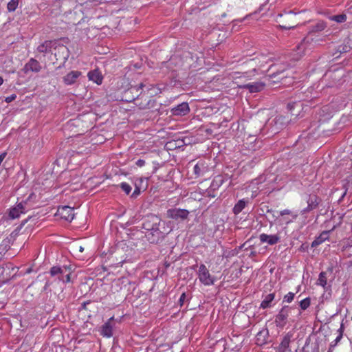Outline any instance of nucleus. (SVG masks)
I'll return each mask as SVG.
<instances>
[{
    "label": "nucleus",
    "mask_w": 352,
    "mask_h": 352,
    "mask_svg": "<svg viewBox=\"0 0 352 352\" xmlns=\"http://www.w3.org/2000/svg\"><path fill=\"white\" fill-rule=\"evenodd\" d=\"M161 219L155 214H148L143 219L142 228L146 230V237L151 243H157L162 238L159 226Z\"/></svg>",
    "instance_id": "f257e3e1"
},
{
    "label": "nucleus",
    "mask_w": 352,
    "mask_h": 352,
    "mask_svg": "<svg viewBox=\"0 0 352 352\" xmlns=\"http://www.w3.org/2000/svg\"><path fill=\"white\" fill-rule=\"evenodd\" d=\"M72 271L71 265L54 266L51 267L49 273L54 279L53 280H47L46 281L43 290L47 291L53 283H56L57 284L60 283H70Z\"/></svg>",
    "instance_id": "f03ea898"
},
{
    "label": "nucleus",
    "mask_w": 352,
    "mask_h": 352,
    "mask_svg": "<svg viewBox=\"0 0 352 352\" xmlns=\"http://www.w3.org/2000/svg\"><path fill=\"white\" fill-rule=\"evenodd\" d=\"M292 312H297L298 316L301 314V311L295 307L287 305L283 306L279 311L278 314L276 316L275 324L276 327L283 328L287 324V320L289 316L292 315Z\"/></svg>",
    "instance_id": "7ed1b4c3"
},
{
    "label": "nucleus",
    "mask_w": 352,
    "mask_h": 352,
    "mask_svg": "<svg viewBox=\"0 0 352 352\" xmlns=\"http://www.w3.org/2000/svg\"><path fill=\"white\" fill-rule=\"evenodd\" d=\"M296 14L293 12L292 11H289L288 12H285L283 14H278L277 17H280L282 19L280 22L282 23V25H280V28L283 29H293L294 28L296 25L295 23H296Z\"/></svg>",
    "instance_id": "20e7f679"
},
{
    "label": "nucleus",
    "mask_w": 352,
    "mask_h": 352,
    "mask_svg": "<svg viewBox=\"0 0 352 352\" xmlns=\"http://www.w3.org/2000/svg\"><path fill=\"white\" fill-rule=\"evenodd\" d=\"M32 195L33 194H31L27 200L21 201L16 206L10 208L9 212L10 219H14L19 218L21 214L25 213L30 209V206H28V201Z\"/></svg>",
    "instance_id": "39448f33"
},
{
    "label": "nucleus",
    "mask_w": 352,
    "mask_h": 352,
    "mask_svg": "<svg viewBox=\"0 0 352 352\" xmlns=\"http://www.w3.org/2000/svg\"><path fill=\"white\" fill-rule=\"evenodd\" d=\"M273 217L275 218L274 221H277L280 225H287L296 219L297 214H294L291 210L286 209L280 211L278 217L274 214Z\"/></svg>",
    "instance_id": "423d86ee"
},
{
    "label": "nucleus",
    "mask_w": 352,
    "mask_h": 352,
    "mask_svg": "<svg viewBox=\"0 0 352 352\" xmlns=\"http://www.w3.org/2000/svg\"><path fill=\"white\" fill-rule=\"evenodd\" d=\"M198 276L200 282L205 285H212L214 284V278L210 275L208 270L204 264L200 265Z\"/></svg>",
    "instance_id": "0eeeda50"
},
{
    "label": "nucleus",
    "mask_w": 352,
    "mask_h": 352,
    "mask_svg": "<svg viewBox=\"0 0 352 352\" xmlns=\"http://www.w3.org/2000/svg\"><path fill=\"white\" fill-rule=\"evenodd\" d=\"M42 69V66L40 64V63L33 58H31L24 65L23 68L21 69V71L25 74H28L30 72H34V73H38L41 72Z\"/></svg>",
    "instance_id": "6e6552de"
},
{
    "label": "nucleus",
    "mask_w": 352,
    "mask_h": 352,
    "mask_svg": "<svg viewBox=\"0 0 352 352\" xmlns=\"http://www.w3.org/2000/svg\"><path fill=\"white\" fill-rule=\"evenodd\" d=\"M189 212L185 209L173 208L167 210V217L175 220H185L188 218Z\"/></svg>",
    "instance_id": "1a4fd4ad"
},
{
    "label": "nucleus",
    "mask_w": 352,
    "mask_h": 352,
    "mask_svg": "<svg viewBox=\"0 0 352 352\" xmlns=\"http://www.w3.org/2000/svg\"><path fill=\"white\" fill-rule=\"evenodd\" d=\"M309 43L307 38H305L300 43H299L296 50L291 53L290 57L293 60H300L305 54V51L307 47V43Z\"/></svg>",
    "instance_id": "9d476101"
},
{
    "label": "nucleus",
    "mask_w": 352,
    "mask_h": 352,
    "mask_svg": "<svg viewBox=\"0 0 352 352\" xmlns=\"http://www.w3.org/2000/svg\"><path fill=\"white\" fill-rule=\"evenodd\" d=\"M292 338V333L288 332L287 333H286L283 336L280 344L277 347V352H291L292 350L289 347V344L291 342Z\"/></svg>",
    "instance_id": "9b49d317"
},
{
    "label": "nucleus",
    "mask_w": 352,
    "mask_h": 352,
    "mask_svg": "<svg viewBox=\"0 0 352 352\" xmlns=\"http://www.w3.org/2000/svg\"><path fill=\"white\" fill-rule=\"evenodd\" d=\"M74 208L64 206L58 209V213L62 219L68 221H72L75 216Z\"/></svg>",
    "instance_id": "f8f14e48"
},
{
    "label": "nucleus",
    "mask_w": 352,
    "mask_h": 352,
    "mask_svg": "<svg viewBox=\"0 0 352 352\" xmlns=\"http://www.w3.org/2000/svg\"><path fill=\"white\" fill-rule=\"evenodd\" d=\"M259 239L261 243H266L270 245H273L280 242V236L279 233L276 234H267L263 233L259 235Z\"/></svg>",
    "instance_id": "ddd939ff"
},
{
    "label": "nucleus",
    "mask_w": 352,
    "mask_h": 352,
    "mask_svg": "<svg viewBox=\"0 0 352 352\" xmlns=\"http://www.w3.org/2000/svg\"><path fill=\"white\" fill-rule=\"evenodd\" d=\"M144 87L143 83H140L139 85L132 86L128 90L126 91L125 95L128 96L130 94H132L131 97H129L127 101L131 102L135 100L142 93V89Z\"/></svg>",
    "instance_id": "4468645a"
},
{
    "label": "nucleus",
    "mask_w": 352,
    "mask_h": 352,
    "mask_svg": "<svg viewBox=\"0 0 352 352\" xmlns=\"http://www.w3.org/2000/svg\"><path fill=\"white\" fill-rule=\"evenodd\" d=\"M113 317L110 318L102 327L100 334L104 337L110 338L113 336Z\"/></svg>",
    "instance_id": "2eb2a0df"
},
{
    "label": "nucleus",
    "mask_w": 352,
    "mask_h": 352,
    "mask_svg": "<svg viewBox=\"0 0 352 352\" xmlns=\"http://www.w3.org/2000/svg\"><path fill=\"white\" fill-rule=\"evenodd\" d=\"M189 111L190 108L187 102H182L171 109L173 115L179 116H186Z\"/></svg>",
    "instance_id": "dca6fc26"
},
{
    "label": "nucleus",
    "mask_w": 352,
    "mask_h": 352,
    "mask_svg": "<svg viewBox=\"0 0 352 352\" xmlns=\"http://www.w3.org/2000/svg\"><path fill=\"white\" fill-rule=\"evenodd\" d=\"M265 83L263 82H254L252 83H248L243 85H241L240 87L242 89H246L251 93H256L262 91L265 87Z\"/></svg>",
    "instance_id": "f3484780"
},
{
    "label": "nucleus",
    "mask_w": 352,
    "mask_h": 352,
    "mask_svg": "<svg viewBox=\"0 0 352 352\" xmlns=\"http://www.w3.org/2000/svg\"><path fill=\"white\" fill-rule=\"evenodd\" d=\"M81 76V72L79 71H71L63 77V82L67 85L74 84L77 79Z\"/></svg>",
    "instance_id": "a211bd4d"
},
{
    "label": "nucleus",
    "mask_w": 352,
    "mask_h": 352,
    "mask_svg": "<svg viewBox=\"0 0 352 352\" xmlns=\"http://www.w3.org/2000/svg\"><path fill=\"white\" fill-rule=\"evenodd\" d=\"M88 77L90 80L94 81L98 85H100L102 82V76L98 70H93L88 73Z\"/></svg>",
    "instance_id": "6ab92c4d"
},
{
    "label": "nucleus",
    "mask_w": 352,
    "mask_h": 352,
    "mask_svg": "<svg viewBox=\"0 0 352 352\" xmlns=\"http://www.w3.org/2000/svg\"><path fill=\"white\" fill-rule=\"evenodd\" d=\"M329 231L322 232L311 243V247H317L329 239Z\"/></svg>",
    "instance_id": "aec40b11"
},
{
    "label": "nucleus",
    "mask_w": 352,
    "mask_h": 352,
    "mask_svg": "<svg viewBox=\"0 0 352 352\" xmlns=\"http://www.w3.org/2000/svg\"><path fill=\"white\" fill-rule=\"evenodd\" d=\"M53 45L54 43L52 41H45L38 46L37 50L41 53L50 52L52 47H53Z\"/></svg>",
    "instance_id": "412c9836"
},
{
    "label": "nucleus",
    "mask_w": 352,
    "mask_h": 352,
    "mask_svg": "<svg viewBox=\"0 0 352 352\" xmlns=\"http://www.w3.org/2000/svg\"><path fill=\"white\" fill-rule=\"evenodd\" d=\"M275 297L274 293L267 294L261 303V308L267 309L272 307V302Z\"/></svg>",
    "instance_id": "4be33fe9"
},
{
    "label": "nucleus",
    "mask_w": 352,
    "mask_h": 352,
    "mask_svg": "<svg viewBox=\"0 0 352 352\" xmlns=\"http://www.w3.org/2000/svg\"><path fill=\"white\" fill-rule=\"evenodd\" d=\"M318 197L316 195H310L307 200L308 206L304 210V212L310 211L316 208L318 204Z\"/></svg>",
    "instance_id": "5701e85b"
},
{
    "label": "nucleus",
    "mask_w": 352,
    "mask_h": 352,
    "mask_svg": "<svg viewBox=\"0 0 352 352\" xmlns=\"http://www.w3.org/2000/svg\"><path fill=\"white\" fill-rule=\"evenodd\" d=\"M247 203L248 201L244 199L238 201L232 209L233 213L236 215L239 214L245 208Z\"/></svg>",
    "instance_id": "b1692460"
},
{
    "label": "nucleus",
    "mask_w": 352,
    "mask_h": 352,
    "mask_svg": "<svg viewBox=\"0 0 352 352\" xmlns=\"http://www.w3.org/2000/svg\"><path fill=\"white\" fill-rule=\"evenodd\" d=\"M224 182V179L221 175H217L216 176L211 184V187L213 189H217L219 188Z\"/></svg>",
    "instance_id": "393cba45"
},
{
    "label": "nucleus",
    "mask_w": 352,
    "mask_h": 352,
    "mask_svg": "<svg viewBox=\"0 0 352 352\" xmlns=\"http://www.w3.org/2000/svg\"><path fill=\"white\" fill-rule=\"evenodd\" d=\"M327 27L326 23L323 21H319L315 25L311 27V29L309 31L311 32H321L325 29Z\"/></svg>",
    "instance_id": "a878e982"
},
{
    "label": "nucleus",
    "mask_w": 352,
    "mask_h": 352,
    "mask_svg": "<svg viewBox=\"0 0 352 352\" xmlns=\"http://www.w3.org/2000/svg\"><path fill=\"white\" fill-rule=\"evenodd\" d=\"M331 21H336L337 23H343L346 20V15L344 14L331 16L329 18Z\"/></svg>",
    "instance_id": "bb28decb"
},
{
    "label": "nucleus",
    "mask_w": 352,
    "mask_h": 352,
    "mask_svg": "<svg viewBox=\"0 0 352 352\" xmlns=\"http://www.w3.org/2000/svg\"><path fill=\"white\" fill-rule=\"evenodd\" d=\"M204 163H198L194 167L195 174L197 176H200L203 174V169L204 168Z\"/></svg>",
    "instance_id": "cd10ccee"
},
{
    "label": "nucleus",
    "mask_w": 352,
    "mask_h": 352,
    "mask_svg": "<svg viewBox=\"0 0 352 352\" xmlns=\"http://www.w3.org/2000/svg\"><path fill=\"white\" fill-rule=\"evenodd\" d=\"M318 284L324 287L327 285V277L326 272H322L319 274V278L318 279Z\"/></svg>",
    "instance_id": "c85d7f7f"
},
{
    "label": "nucleus",
    "mask_w": 352,
    "mask_h": 352,
    "mask_svg": "<svg viewBox=\"0 0 352 352\" xmlns=\"http://www.w3.org/2000/svg\"><path fill=\"white\" fill-rule=\"evenodd\" d=\"M19 5V0H11L7 5L9 12H14Z\"/></svg>",
    "instance_id": "c756f323"
},
{
    "label": "nucleus",
    "mask_w": 352,
    "mask_h": 352,
    "mask_svg": "<svg viewBox=\"0 0 352 352\" xmlns=\"http://www.w3.org/2000/svg\"><path fill=\"white\" fill-rule=\"evenodd\" d=\"M311 303V300L309 298H306L301 300L299 303L300 307L302 310H306L309 306Z\"/></svg>",
    "instance_id": "7c9ffc66"
},
{
    "label": "nucleus",
    "mask_w": 352,
    "mask_h": 352,
    "mask_svg": "<svg viewBox=\"0 0 352 352\" xmlns=\"http://www.w3.org/2000/svg\"><path fill=\"white\" fill-rule=\"evenodd\" d=\"M10 248V241L3 240L0 245V254L7 252Z\"/></svg>",
    "instance_id": "2f4dec72"
},
{
    "label": "nucleus",
    "mask_w": 352,
    "mask_h": 352,
    "mask_svg": "<svg viewBox=\"0 0 352 352\" xmlns=\"http://www.w3.org/2000/svg\"><path fill=\"white\" fill-rule=\"evenodd\" d=\"M295 296V294L293 292H289L283 297V302L290 303L292 302Z\"/></svg>",
    "instance_id": "473e14b6"
},
{
    "label": "nucleus",
    "mask_w": 352,
    "mask_h": 352,
    "mask_svg": "<svg viewBox=\"0 0 352 352\" xmlns=\"http://www.w3.org/2000/svg\"><path fill=\"white\" fill-rule=\"evenodd\" d=\"M120 187L127 195H129L130 193V192L131 191V187L127 183H125V182L121 183Z\"/></svg>",
    "instance_id": "72a5a7b5"
},
{
    "label": "nucleus",
    "mask_w": 352,
    "mask_h": 352,
    "mask_svg": "<svg viewBox=\"0 0 352 352\" xmlns=\"http://www.w3.org/2000/svg\"><path fill=\"white\" fill-rule=\"evenodd\" d=\"M351 49V46L349 45H340L338 47V52L340 53H346L347 52H349Z\"/></svg>",
    "instance_id": "f704fd0d"
},
{
    "label": "nucleus",
    "mask_w": 352,
    "mask_h": 352,
    "mask_svg": "<svg viewBox=\"0 0 352 352\" xmlns=\"http://www.w3.org/2000/svg\"><path fill=\"white\" fill-rule=\"evenodd\" d=\"M283 70L280 72L273 73L272 74L269 75L267 80H272L273 82H276V80H274V78H276L278 76L283 74Z\"/></svg>",
    "instance_id": "c9c22d12"
},
{
    "label": "nucleus",
    "mask_w": 352,
    "mask_h": 352,
    "mask_svg": "<svg viewBox=\"0 0 352 352\" xmlns=\"http://www.w3.org/2000/svg\"><path fill=\"white\" fill-rule=\"evenodd\" d=\"M16 98V96L15 94H12L10 96H8L5 99V101L7 102V103H10L11 102H12L13 100H14Z\"/></svg>",
    "instance_id": "e433bc0d"
},
{
    "label": "nucleus",
    "mask_w": 352,
    "mask_h": 352,
    "mask_svg": "<svg viewBox=\"0 0 352 352\" xmlns=\"http://www.w3.org/2000/svg\"><path fill=\"white\" fill-rule=\"evenodd\" d=\"M135 164L139 166V167H142L143 166H144L145 164V161L144 160H138L136 162H135Z\"/></svg>",
    "instance_id": "4c0bfd02"
},
{
    "label": "nucleus",
    "mask_w": 352,
    "mask_h": 352,
    "mask_svg": "<svg viewBox=\"0 0 352 352\" xmlns=\"http://www.w3.org/2000/svg\"><path fill=\"white\" fill-rule=\"evenodd\" d=\"M186 294L183 293L179 298V302L181 303V305H182V303L184 302V300H186Z\"/></svg>",
    "instance_id": "58836bf2"
},
{
    "label": "nucleus",
    "mask_w": 352,
    "mask_h": 352,
    "mask_svg": "<svg viewBox=\"0 0 352 352\" xmlns=\"http://www.w3.org/2000/svg\"><path fill=\"white\" fill-rule=\"evenodd\" d=\"M90 304V301L84 302L81 307L83 309H87V305Z\"/></svg>",
    "instance_id": "ea45409f"
},
{
    "label": "nucleus",
    "mask_w": 352,
    "mask_h": 352,
    "mask_svg": "<svg viewBox=\"0 0 352 352\" xmlns=\"http://www.w3.org/2000/svg\"><path fill=\"white\" fill-rule=\"evenodd\" d=\"M76 248L78 250L79 252H82L84 251V248L81 245L76 246Z\"/></svg>",
    "instance_id": "a19ab883"
},
{
    "label": "nucleus",
    "mask_w": 352,
    "mask_h": 352,
    "mask_svg": "<svg viewBox=\"0 0 352 352\" xmlns=\"http://www.w3.org/2000/svg\"><path fill=\"white\" fill-rule=\"evenodd\" d=\"M3 79L1 76H0V86L3 84Z\"/></svg>",
    "instance_id": "79ce46f5"
},
{
    "label": "nucleus",
    "mask_w": 352,
    "mask_h": 352,
    "mask_svg": "<svg viewBox=\"0 0 352 352\" xmlns=\"http://www.w3.org/2000/svg\"><path fill=\"white\" fill-rule=\"evenodd\" d=\"M60 49H61V50H65L66 52H67V47H65V46H61V47H60Z\"/></svg>",
    "instance_id": "37998d69"
},
{
    "label": "nucleus",
    "mask_w": 352,
    "mask_h": 352,
    "mask_svg": "<svg viewBox=\"0 0 352 352\" xmlns=\"http://www.w3.org/2000/svg\"><path fill=\"white\" fill-rule=\"evenodd\" d=\"M283 77H284V76H283V77H278V78H277V80H280V79H283Z\"/></svg>",
    "instance_id": "c03bdc74"
},
{
    "label": "nucleus",
    "mask_w": 352,
    "mask_h": 352,
    "mask_svg": "<svg viewBox=\"0 0 352 352\" xmlns=\"http://www.w3.org/2000/svg\"><path fill=\"white\" fill-rule=\"evenodd\" d=\"M272 212V210H267V212Z\"/></svg>",
    "instance_id": "a18cd8bd"
},
{
    "label": "nucleus",
    "mask_w": 352,
    "mask_h": 352,
    "mask_svg": "<svg viewBox=\"0 0 352 352\" xmlns=\"http://www.w3.org/2000/svg\"><path fill=\"white\" fill-rule=\"evenodd\" d=\"M67 56H68V55L67 54V55H66V57H65V59H67Z\"/></svg>",
    "instance_id": "49530a36"
}]
</instances>
